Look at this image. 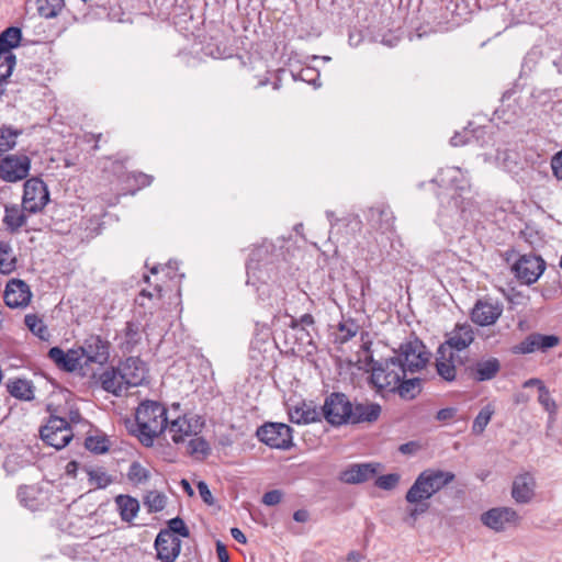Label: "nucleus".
<instances>
[{
  "mask_svg": "<svg viewBox=\"0 0 562 562\" xmlns=\"http://www.w3.org/2000/svg\"><path fill=\"white\" fill-rule=\"evenodd\" d=\"M32 160L24 154H7L0 159V180L15 183L27 178Z\"/></svg>",
  "mask_w": 562,
  "mask_h": 562,
  "instance_id": "obj_7",
  "label": "nucleus"
},
{
  "mask_svg": "<svg viewBox=\"0 0 562 562\" xmlns=\"http://www.w3.org/2000/svg\"><path fill=\"white\" fill-rule=\"evenodd\" d=\"M128 180H133L137 189H142L150 186V183L153 182V177L143 172H133L132 175L128 176Z\"/></svg>",
  "mask_w": 562,
  "mask_h": 562,
  "instance_id": "obj_50",
  "label": "nucleus"
},
{
  "mask_svg": "<svg viewBox=\"0 0 562 562\" xmlns=\"http://www.w3.org/2000/svg\"><path fill=\"white\" fill-rule=\"evenodd\" d=\"M216 554L220 560V562H228L229 561V553L225 547L224 543L221 541L216 542Z\"/></svg>",
  "mask_w": 562,
  "mask_h": 562,
  "instance_id": "obj_54",
  "label": "nucleus"
},
{
  "mask_svg": "<svg viewBox=\"0 0 562 562\" xmlns=\"http://www.w3.org/2000/svg\"><path fill=\"white\" fill-rule=\"evenodd\" d=\"M501 370V363L496 358H488L473 363L469 368L470 376L479 382L488 381L496 376Z\"/></svg>",
  "mask_w": 562,
  "mask_h": 562,
  "instance_id": "obj_23",
  "label": "nucleus"
},
{
  "mask_svg": "<svg viewBox=\"0 0 562 562\" xmlns=\"http://www.w3.org/2000/svg\"><path fill=\"white\" fill-rule=\"evenodd\" d=\"M456 411L453 408H442L437 413L438 420H447L454 416Z\"/></svg>",
  "mask_w": 562,
  "mask_h": 562,
  "instance_id": "obj_57",
  "label": "nucleus"
},
{
  "mask_svg": "<svg viewBox=\"0 0 562 562\" xmlns=\"http://www.w3.org/2000/svg\"><path fill=\"white\" fill-rule=\"evenodd\" d=\"M539 350L537 334L528 335L522 341L513 347V352L516 355H527Z\"/></svg>",
  "mask_w": 562,
  "mask_h": 562,
  "instance_id": "obj_43",
  "label": "nucleus"
},
{
  "mask_svg": "<svg viewBox=\"0 0 562 562\" xmlns=\"http://www.w3.org/2000/svg\"><path fill=\"white\" fill-rule=\"evenodd\" d=\"M537 336L540 351H547L548 349L554 348L560 344V338L555 335L537 334Z\"/></svg>",
  "mask_w": 562,
  "mask_h": 562,
  "instance_id": "obj_49",
  "label": "nucleus"
},
{
  "mask_svg": "<svg viewBox=\"0 0 562 562\" xmlns=\"http://www.w3.org/2000/svg\"><path fill=\"white\" fill-rule=\"evenodd\" d=\"M300 323L306 326H312L314 324V317L311 314H304L301 316Z\"/></svg>",
  "mask_w": 562,
  "mask_h": 562,
  "instance_id": "obj_62",
  "label": "nucleus"
},
{
  "mask_svg": "<svg viewBox=\"0 0 562 562\" xmlns=\"http://www.w3.org/2000/svg\"><path fill=\"white\" fill-rule=\"evenodd\" d=\"M77 470H78V462L70 461L67 463V465H66L67 474L75 476L77 473Z\"/></svg>",
  "mask_w": 562,
  "mask_h": 562,
  "instance_id": "obj_61",
  "label": "nucleus"
},
{
  "mask_svg": "<svg viewBox=\"0 0 562 562\" xmlns=\"http://www.w3.org/2000/svg\"><path fill=\"white\" fill-rule=\"evenodd\" d=\"M359 331V325L351 318L345 319L338 324L335 342L346 344L352 339Z\"/></svg>",
  "mask_w": 562,
  "mask_h": 562,
  "instance_id": "obj_36",
  "label": "nucleus"
},
{
  "mask_svg": "<svg viewBox=\"0 0 562 562\" xmlns=\"http://www.w3.org/2000/svg\"><path fill=\"white\" fill-rule=\"evenodd\" d=\"M232 537L239 543L245 544L247 542V538L244 535V532L239 528H232L231 529Z\"/></svg>",
  "mask_w": 562,
  "mask_h": 562,
  "instance_id": "obj_58",
  "label": "nucleus"
},
{
  "mask_svg": "<svg viewBox=\"0 0 562 562\" xmlns=\"http://www.w3.org/2000/svg\"><path fill=\"white\" fill-rule=\"evenodd\" d=\"M474 340V330L468 323L457 324L451 333L448 335L447 340L441 346H447L449 350H464Z\"/></svg>",
  "mask_w": 562,
  "mask_h": 562,
  "instance_id": "obj_19",
  "label": "nucleus"
},
{
  "mask_svg": "<svg viewBox=\"0 0 562 562\" xmlns=\"http://www.w3.org/2000/svg\"><path fill=\"white\" fill-rule=\"evenodd\" d=\"M114 504L122 521L133 525L134 519L137 517L139 512V502L126 494H120L115 496Z\"/></svg>",
  "mask_w": 562,
  "mask_h": 562,
  "instance_id": "obj_25",
  "label": "nucleus"
},
{
  "mask_svg": "<svg viewBox=\"0 0 562 562\" xmlns=\"http://www.w3.org/2000/svg\"><path fill=\"white\" fill-rule=\"evenodd\" d=\"M376 474V469L370 463L353 464L341 473V480L346 483L357 484L366 482Z\"/></svg>",
  "mask_w": 562,
  "mask_h": 562,
  "instance_id": "obj_26",
  "label": "nucleus"
},
{
  "mask_svg": "<svg viewBox=\"0 0 562 562\" xmlns=\"http://www.w3.org/2000/svg\"><path fill=\"white\" fill-rule=\"evenodd\" d=\"M8 392L15 398L31 401L34 398V387L25 379L11 380L7 384Z\"/></svg>",
  "mask_w": 562,
  "mask_h": 562,
  "instance_id": "obj_28",
  "label": "nucleus"
},
{
  "mask_svg": "<svg viewBox=\"0 0 562 562\" xmlns=\"http://www.w3.org/2000/svg\"><path fill=\"white\" fill-rule=\"evenodd\" d=\"M167 496L162 492L149 491L144 496V505L148 513H159L167 505Z\"/></svg>",
  "mask_w": 562,
  "mask_h": 562,
  "instance_id": "obj_38",
  "label": "nucleus"
},
{
  "mask_svg": "<svg viewBox=\"0 0 562 562\" xmlns=\"http://www.w3.org/2000/svg\"><path fill=\"white\" fill-rule=\"evenodd\" d=\"M436 371L445 381L451 382L457 376L454 353L447 346H440L437 350Z\"/></svg>",
  "mask_w": 562,
  "mask_h": 562,
  "instance_id": "obj_22",
  "label": "nucleus"
},
{
  "mask_svg": "<svg viewBox=\"0 0 562 562\" xmlns=\"http://www.w3.org/2000/svg\"><path fill=\"white\" fill-rule=\"evenodd\" d=\"M139 330L137 325H135L132 322H127L125 326V336L128 338V340H136L138 337Z\"/></svg>",
  "mask_w": 562,
  "mask_h": 562,
  "instance_id": "obj_55",
  "label": "nucleus"
},
{
  "mask_svg": "<svg viewBox=\"0 0 562 562\" xmlns=\"http://www.w3.org/2000/svg\"><path fill=\"white\" fill-rule=\"evenodd\" d=\"M22 134L21 130L11 126H0V155L7 154L16 146L18 137Z\"/></svg>",
  "mask_w": 562,
  "mask_h": 562,
  "instance_id": "obj_32",
  "label": "nucleus"
},
{
  "mask_svg": "<svg viewBox=\"0 0 562 562\" xmlns=\"http://www.w3.org/2000/svg\"><path fill=\"white\" fill-rule=\"evenodd\" d=\"M395 359H401L405 372H418L424 369L430 359V352L422 340L415 338L401 345L400 353Z\"/></svg>",
  "mask_w": 562,
  "mask_h": 562,
  "instance_id": "obj_8",
  "label": "nucleus"
},
{
  "mask_svg": "<svg viewBox=\"0 0 562 562\" xmlns=\"http://www.w3.org/2000/svg\"><path fill=\"white\" fill-rule=\"evenodd\" d=\"M204 427V420L196 415L183 414L171 418L168 422V430L171 440L176 443H183L193 436L199 435Z\"/></svg>",
  "mask_w": 562,
  "mask_h": 562,
  "instance_id": "obj_5",
  "label": "nucleus"
},
{
  "mask_svg": "<svg viewBox=\"0 0 562 562\" xmlns=\"http://www.w3.org/2000/svg\"><path fill=\"white\" fill-rule=\"evenodd\" d=\"M533 384H538L539 386H541V384H543V383L538 379H530L525 383V386H529V385H533Z\"/></svg>",
  "mask_w": 562,
  "mask_h": 562,
  "instance_id": "obj_63",
  "label": "nucleus"
},
{
  "mask_svg": "<svg viewBox=\"0 0 562 562\" xmlns=\"http://www.w3.org/2000/svg\"><path fill=\"white\" fill-rule=\"evenodd\" d=\"M553 175L562 180V150L555 154L551 160Z\"/></svg>",
  "mask_w": 562,
  "mask_h": 562,
  "instance_id": "obj_52",
  "label": "nucleus"
},
{
  "mask_svg": "<svg viewBox=\"0 0 562 562\" xmlns=\"http://www.w3.org/2000/svg\"><path fill=\"white\" fill-rule=\"evenodd\" d=\"M282 499V493L278 490L269 491L263 494L262 503L267 506L278 505Z\"/></svg>",
  "mask_w": 562,
  "mask_h": 562,
  "instance_id": "obj_51",
  "label": "nucleus"
},
{
  "mask_svg": "<svg viewBox=\"0 0 562 562\" xmlns=\"http://www.w3.org/2000/svg\"><path fill=\"white\" fill-rule=\"evenodd\" d=\"M503 311V303L498 299L484 296L479 299L473 305L470 318L479 326H491L499 319Z\"/></svg>",
  "mask_w": 562,
  "mask_h": 562,
  "instance_id": "obj_12",
  "label": "nucleus"
},
{
  "mask_svg": "<svg viewBox=\"0 0 562 562\" xmlns=\"http://www.w3.org/2000/svg\"><path fill=\"white\" fill-rule=\"evenodd\" d=\"M394 215L389 209L372 207L369 211V221L372 226L385 232L394 231Z\"/></svg>",
  "mask_w": 562,
  "mask_h": 562,
  "instance_id": "obj_27",
  "label": "nucleus"
},
{
  "mask_svg": "<svg viewBox=\"0 0 562 562\" xmlns=\"http://www.w3.org/2000/svg\"><path fill=\"white\" fill-rule=\"evenodd\" d=\"M164 404L146 400L143 401L135 413L137 426L136 437L145 447H151L156 438L164 434L169 417Z\"/></svg>",
  "mask_w": 562,
  "mask_h": 562,
  "instance_id": "obj_1",
  "label": "nucleus"
},
{
  "mask_svg": "<svg viewBox=\"0 0 562 562\" xmlns=\"http://www.w3.org/2000/svg\"><path fill=\"white\" fill-rule=\"evenodd\" d=\"M111 344L99 335H90L79 347L85 364H105L110 359Z\"/></svg>",
  "mask_w": 562,
  "mask_h": 562,
  "instance_id": "obj_13",
  "label": "nucleus"
},
{
  "mask_svg": "<svg viewBox=\"0 0 562 562\" xmlns=\"http://www.w3.org/2000/svg\"><path fill=\"white\" fill-rule=\"evenodd\" d=\"M481 520L486 527L495 531H503L508 527H516L520 521V517L510 507H496L484 513L481 516Z\"/></svg>",
  "mask_w": 562,
  "mask_h": 562,
  "instance_id": "obj_15",
  "label": "nucleus"
},
{
  "mask_svg": "<svg viewBox=\"0 0 562 562\" xmlns=\"http://www.w3.org/2000/svg\"><path fill=\"white\" fill-rule=\"evenodd\" d=\"M86 448L95 453H103L108 450V440L100 436H90L85 441Z\"/></svg>",
  "mask_w": 562,
  "mask_h": 562,
  "instance_id": "obj_46",
  "label": "nucleus"
},
{
  "mask_svg": "<svg viewBox=\"0 0 562 562\" xmlns=\"http://www.w3.org/2000/svg\"><path fill=\"white\" fill-rule=\"evenodd\" d=\"M40 432L43 441L56 449L66 447L74 437L69 423L58 416H50Z\"/></svg>",
  "mask_w": 562,
  "mask_h": 562,
  "instance_id": "obj_9",
  "label": "nucleus"
},
{
  "mask_svg": "<svg viewBox=\"0 0 562 562\" xmlns=\"http://www.w3.org/2000/svg\"><path fill=\"white\" fill-rule=\"evenodd\" d=\"M15 66V55L13 53L4 54L0 50V81H4L11 76Z\"/></svg>",
  "mask_w": 562,
  "mask_h": 562,
  "instance_id": "obj_44",
  "label": "nucleus"
},
{
  "mask_svg": "<svg viewBox=\"0 0 562 562\" xmlns=\"http://www.w3.org/2000/svg\"><path fill=\"white\" fill-rule=\"evenodd\" d=\"M89 484L94 488H105L113 483V477L103 468L87 470Z\"/></svg>",
  "mask_w": 562,
  "mask_h": 562,
  "instance_id": "obj_37",
  "label": "nucleus"
},
{
  "mask_svg": "<svg viewBox=\"0 0 562 562\" xmlns=\"http://www.w3.org/2000/svg\"><path fill=\"white\" fill-rule=\"evenodd\" d=\"M161 531H169L171 536L183 538H188L190 536L189 528L186 526L184 521L179 517L170 519L168 521V528L162 529Z\"/></svg>",
  "mask_w": 562,
  "mask_h": 562,
  "instance_id": "obj_45",
  "label": "nucleus"
},
{
  "mask_svg": "<svg viewBox=\"0 0 562 562\" xmlns=\"http://www.w3.org/2000/svg\"><path fill=\"white\" fill-rule=\"evenodd\" d=\"M428 509V505L422 504L420 506H416L415 508L411 509L409 512V518L415 521L417 516L425 513Z\"/></svg>",
  "mask_w": 562,
  "mask_h": 562,
  "instance_id": "obj_59",
  "label": "nucleus"
},
{
  "mask_svg": "<svg viewBox=\"0 0 562 562\" xmlns=\"http://www.w3.org/2000/svg\"><path fill=\"white\" fill-rule=\"evenodd\" d=\"M400 482V475L396 473H390L381 475L375 480V485L382 490H392Z\"/></svg>",
  "mask_w": 562,
  "mask_h": 562,
  "instance_id": "obj_48",
  "label": "nucleus"
},
{
  "mask_svg": "<svg viewBox=\"0 0 562 562\" xmlns=\"http://www.w3.org/2000/svg\"><path fill=\"white\" fill-rule=\"evenodd\" d=\"M256 435L272 449L288 450L293 446L292 428L283 423H266L257 429Z\"/></svg>",
  "mask_w": 562,
  "mask_h": 562,
  "instance_id": "obj_6",
  "label": "nucleus"
},
{
  "mask_svg": "<svg viewBox=\"0 0 562 562\" xmlns=\"http://www.w3.org/2000/svg\"><path fill=\"white\" fill-rule=\"evenodd\" d=\"M126 477L132 485L139 486L146 484L150 480L151 473L142 463L134 461L127 470Z\"/></svg>",
  "mask_w": 562,
  "mask_h": 562,
  "instance_id": "obj_30",
  "label": "nucleus"
},
{
  "mask_svg": "<svg viewBox=\"0 0 562 562\" xmlns=\"http://www.w3.org/2000/svg\"><path fill=\"white\" fill-rule=\"evenodd\" d=\"M188 453L196 460H204L211 452L210 443L199 435L188 440Z\"/></svg>",
  "mask_w": 562,
  "mask_h": 562,
  "instance_id": "obj_34",
  "label": "nucleus"
},
{
  "mask_svg": "<svg viewBox=\"0 0 562 562\" xmlns=\"http://www.w3.org/2000/svg\"><path fill=\"white\" fill-rule=\"evenodd\" d=\"M381 415V406L376 403H359L351 404V413L349 423H374Z\"/></svg>",
  "mask_w": 562,
  "mask_h": 562,
  "instance_id": "obj_24",
  "label": "nucleus"
},
{
  "mask_svg": "<svg viewBox=\"0 0 562 562\" xmlns=\"http://www.w3.org/2000/svg\"><path fill=\"white\" fill-rule=\"evenodd\" d=\"M536 482L530 473H524L515 477L512 496L520 504L529 503L535 495Z\"/></svg>",
  "mask_w": 562,
  "mask_h": 562,
  "instance_id": "obj_21",
  "label": "nucleus"
},
{
  "mask_svg": "<svg viewBox=\"0 0 562 562\" xmlns=\"http://www.w3.org/2000/svg\"><path fill=\"white\" fill-rule=\"evenodd\" d=\"M544 269V260L533 254L520 256L513 267L517 279L526 284L535 283L541 277Z\"/></svg>",
  "mask_w": 562,
  "mask_h": 562,
  "instance_id": "obj_14",
  "label": "nucleus"
},
{
  "mask_svg": "<svg viewBox=\"0 0 562 562\" xmlns=\"http://www.w3.org/2000/svg\"><path fill=\"white\" fill-rule=\"evenodd\" d=\"M539 403L543 406V408L549 412L550 414H555L557 412V404L555 401L551 397L549 390L544 386V384H541L539 386Z\"/></svg>",
  "mask_w": 562,
  "mask_h": 562,
  "instance_id": "obj_47",
  "label": "nucleus"
},
{
  "mask_svg": "<svg viewBox=\"0 0 562 562\" xmlns=\"http://www.w3.org/2000/svg\"><path fill=\"white\" fill-rule=\"evenodd\" d=\"M38 494H41L40 491L33 486H24L19 491L21 503L31 510H36L40 506V502L36 497Z\"/></svg>",
  "mask_w": 562,
  "mask_h": 562,
  "instance_id": "obj_42",
  "label": "nucleus"
},
{
  "mask_svg": "<svg viewBox=\"0 0 562 562\" xmlns=\"http://www.w3.org/2000/svg\"><path fill=\"white\" fill-rule=\"evenodd\" d=\"M402 398L412 400L420 393V380L414 379H402L398 382V389L395 390Z\"/></svg>",
  "mask_w": 562,
  "mask_h": 562,
  "instance_id": "obj_40",
  "label": "nucleus"
},
{
  "mask_svg": "<svg viewBox=\"0 0 562 562\" xmlns=\"http://www.w3.org/2000/svg\"><path fill=\"white\" fill-rule=\"evenodd\" d=\"M137 360L128 358L120 368H109L99 378L104 391L116 396L137 386L144 380V370L137 367Z\"/></svg>",
  "mask_w": 562,
  "mask_h": 562,
  "instance_id": "obj_2",
  "label": "nucleus"
},
{
  "mask_svg": "<svg viewBox=\"0 0 562 562\" xmlns=\"http://www.w3.org/2000/svg\"><path fill=\"white\" fill-rule=\"evenodd\" d=\"M49 201V192L45 182L33 177L26 179L22 196V206L29 213L42 211Z\"/></svg>",
  "mask_w": 562,
  "mask_h": 562,
  "instance_id": "obj_11",
  "label": "nucleus"
},
{
  "mask_svg": "<svg viewBox=\"0 0 562 562\" xmlns=\"http://www.w3.org/2000/svg\"><path fill=\"white\" fill-rule=\"evenodd\" d=\"M49 359L59 368L67 372H72L82 366L80 349L72 348L64 351L59 347H53L48 351Z\"/></svg>",
  "mask_w": 562,
  "mask_h": 562,
  "instance_id": "obj_18",
  "label": "nucleus"
},
{
  "mask_svg": "<svg viewBox=\"0 0 562 562\" xmlns=\"http://www.w3.org/2000/svg\"><path fill=\"white\" fill-rule=\"evenodd\" d=\"M26 327L41 340L47 341L50 337L47 326L37 314H26L24 317Z\"/></svg>",
  "mask_w": 562,
  "mask_h": 562,
  "instance_id": "obj_35",
  "label": "nucleus"
},
{
  "mask_svg": "<svg viewBox=\"0 0 562 562\" xmlns=\"http://www.w3.org/2000/svg\"><path fill=\"white\" fill-rule=\"evenodd\" d=\"M293 519L297 522H305L308 519V513L304 509H299L294 513Z\"/></svg>",
  "mask_w": 562,
  "mask_h": 562,
  "instance_id": "obj_60",
  "label": "nucleus"
},
{
  "mask_svg": "<svg viewBox=\"0 0 562 562\" xmlns=\"http://www.w3.org/2000/svg\"><path fill=\"white\" fill-rule=\"evenodd\" d=\"M182 486H183V488H184V490H186L190 495L193 493V491H192V488H191V486H190V484H189V482H188V481L182 480Z\"/></svg>",
  "mask_w": 562,
  "mask_h": 562,
  "instance_id": "obj_64",
  "label": "nucleus"
},
{
  "mask_svg": "<svg viewBox=\"0 0 562 562\" xmlns=\"http://www.w3.org/2000/svg\"><path fill=\"white\" fill-rule=\"evenodd\" d=\"M322 412L313 402H299L289 408L290 420L297 425H306L321 420Z\"/></svg>",
  "mask_w": 562,
  "mask_h": 562,
  "instance_id": "obj_20",
  "label": "nucleus"
},
{
  "mask_svg": "<svg viewBox=\"0 0 562 562\" xmlns=\"http://www.w3.org/2000/svg\"><path fill=\"white\" fill-rule=\"evenodd\" d=\"M18 259L8 241H0V273L10 274L16 269Z\"/></svg>",
  "mask_w": 562,
  "mask_h": 562,
  "instance_id": "obj_29",
  "label": "nucleus"
},
{
  "mask_svg": "<svg viewBox=\"0 0 562 562\" xmlns=\"http://www.w3.org/2000/svg\"><path fill=\"white\" fill-rule=\"evenodd\" d=\"M36 10L44 19H53L59 15L65 8V0H36Z\"/></svg>",
  "mask_w": 562,
  "mask_h": 562,
  "instance_id": "obj_31",
  "label": "nucleus"
},
{
  "mask_svg": "<svg viewBox=\"0 0 562 562\" xmlns=\"http://www.w3.org/2000/svg\"><path fill=\"white\" fill-rule=\"evenodd\" d=\"M367 359L371 364L370 383L380 394L395 393L398 382L405 378V368L401 359L390 358L383 361H374L372 355Z\"/></svg>",
  "mask_w": 562,
  "mask_h": 562,
  "instance_id": "obj_3",
  "label": "nucleus"
},
{
  "mask_svg": "<svg viewBox=\"0 0 562 562\" xmlns=\"http://www.w3.org/2000/svg\"><path fill=\"white\" fill-rule=\"evenodd\" d=\"M495 409L494 406L491 404H487L484 406L480 413L476 415L473 425H472V431L475 435H481L485 430L486 426L488 425Z\"/></svg>",
  "mask_w": 562,
  "mask_h": 562,
  "instance_id": "obj_41",
  "label": "nucleus"
},
{
  "mask_svg": "<svg viewBox=\"0 0 562 562\" xmlns=\"http://www.w3.org/2000/svg\"><path fill=\"white\" fill-rule=\"evenodd\" d=\"M157 559L161 562H175L181 552V540L169 531H159L154 543Z\"/></svg>",
  "mask_w": 562,
  "mask_h": 562,
  "instance_id": "obj_17",
  "label": "nucleus"
},
{
  "mask_svg": "<svg viewBox=\"0 0 562 562\" xmlns=\"http://www.w3.org/2000/svg\"><path fill=\"white\" fill-rule=\"evenodd\" d=\"M322 415L333 426L348 424L351 413V403L342 393H331L322 406Z\"/></svg>",
  "mask_w": 562,
  "mask_h": 562,
  "instance_id": "obj_10",
  "label": "nucleus"
},
{
  "mask_svg": "<svg viewBox=\"0 0 562 562\" xmlns=\"http://www.w3.org/2000/svg\"><path fill=\"white\" fill-rule=\"evenodd\" d=\"M198 490L201 498L207 504L212 505L214 503L212 493L205 482H199Z\"/></svg>",
  "mask_w": 562,
  "mask_h": 562,
  "instance_id": "obj_53",
  "label": "nucleus"
},
{
  "mask_svg": "<svg viewBox=\"0 0 562 562\" xmlns=\"http://www.w3.org/2000/svg\"><path fill=\"white\" fill-rule=\"evenodd\" d=\"M456 475L449 471L428 469L423 471L406 493V501L417 504L430 498L434 494L453 482Z\"/></svg>",
  "mask_w": 562,
  "mask_h": 562,
  "instance_id": "obj_4",
  "label": "nucleus"
},
{
  "mask_svg": "<svg viewBox=\"0 0 562 562\" xmlns=\"http://www.w3.org/2000/svg\"><path fill=\"white\" fill-rule=\"evenodd\" d=\"M21 37L22 33L19 27H8L0 35V50L4 54L12 53V49L20 45Z\"/></svg>",
  "mask_w": 562,
  "mask_h": 562,
  "instance_id": "obj_33",
  "label": "nucleus"
},
{
  "mask_svg": "<svg viewBox=\"0 0 562 562\" xmlns=\"http://www.w3.org/2000/svg\"><path fill=\"white\" fill-rule=\"evenodd\" d=\"M139 297H148V299H160L161 297V288L159 285H156L154 288V291H148V290H142V292L139 293Z\"/></svg>",
  "mask_w": 562,
  "mask_h": 562,
  "instance_id": "obj_56",
  "label": "nucleus"
},
{
  "mask_svg": "<svg viewBox=\"0 0 562 562\" xmlns=\"http://www.w3.org/2000/svg\"><path fill=\"white\" fill-rule=\"evenodd\" d=\"M24 214L16 206H7L3 223L11 232H16L25 223Z\"/></svg>",
  "mask_w": 562,
  "mask_h": 562,
  "instance_id": "obj_39",
  "label": "nucleus"
},
{
  "mask_svg": "<svg viewBox=\"0 0 562 562\" xmlns=\"http://www.w3.org/2000/svg\"><path fill=\"white\" fill-rule=\"evenodd\" d=\"M29 284L21 279H11L7 282L3 292V301L10 308H24L32 300Z\"/></svg>",
  "mask_w": 562,
  "mask_h": 562,
  "instance_id": "obj_16",
  "label": "nucleus"
}]
</instances>
